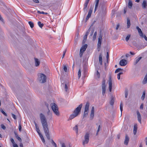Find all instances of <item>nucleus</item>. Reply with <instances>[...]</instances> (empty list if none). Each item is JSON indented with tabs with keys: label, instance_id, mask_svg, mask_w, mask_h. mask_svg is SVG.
Returning <instances> with one entry per match:
<instances>
[{
	"label": "nucleus",
	"instance_id": "f257e3e1",
	"mask_svg": "<svg viewBox=\"0 0 147 147\" xmlns=\"http://www.w3.org/2000/svg\"><path fill=\"white\" fill-rule=\"evenodd\" d=\"M40 117L45 135L47 139L49 140L50 139V136L46 118L45 115L42 113L40 114Z\"/></svg>",
	"mask_w": 147,
	"mask_h": 147
},
{
	"label": "nucleus",
	"instance_id": "f03ea898",
	"mask_svg": "<svg viewBox=\"0 0 147 147\" xmlns=\"http://www.w3.org/2000/svg\"><path fill=\"white\" fill-rule=\"evenodd\" d=\"M38 80L40 83H43L46 82L47 77L44 74L40 73L38 75Z\"/></svg>",
	"mask_w": 147,
	"mask_h": 147
},
{
	"label": "nucleus",
	"instance_id": "7ed1b4c3",
	"mask_svg": "<svg viewBox=\"0 0 147 147\" xmlns=\"http://www.w3.org/2000/svg\"><path fill=\"white\" fill-rule=\"evenodd\" d=\"M52 109L55 113L57 115H59V112L58 110V108L57 105L54 103L51 104Z\"/></svg>",
	"mask_w": 147,
	"mask_h": 147
},
{
	"label": "nucleus",
	"instance_id": "20e7f679",
	"mask_svg": "<svg viewBox=\"0 0 147 147\" xmlns=\"http://www.w3.org/2000/svg\"><path fill=\"white\" fill-rule=\"evenodd\" d=\"M89 140V134L88 133H86L84 136V139L82 141V144L83 146L87 144Z\"/></svg>",
	"mask_w": 147,
	"mask_h": 147
},
{
	"label": "nucleus",
	"instance_id": "39448f33",
	"mask_svg": "<svg viewBox=\"0 0 147 147\" xmlns=\"http://www.w3.org/2000/svg\"><path fill=\"white\" fill-rule=\"evenodd\" d=\"M89 105V102H87L85 107L83 117H86L88 115Z\"/></svg>",
	"mask_w": 147,
	"mask_h": 147
},
{
	"label": "nucleus",
	"instance_id": "423d86ee",
	"mask_svg": "<svg viewBox=\"0 0 147 147\" xmlns=\"http://www.w3.org/2000/svg\"><path fill=\"white\" fill-rule=\"evenodd\" d=\"M106 81L104 78H103L102 82V94L103 96H104L106 92Z\"/></svg>",
	"mask_w": 147,
	"mask_h": 147
},
{
	"label": "nucleus",
	"instance_id": "0eeeda50",
	"mask_svg": "<svg viewBox=\"0 0 147 147\" xmlns=\"http://www.w3.org/2000/svg\"><path fill=\"white\" fill-rule=\"evenodd\" d=\"M90 0H86L84 4L83 10L85 13V15L87 13V10L88 9V7L87 5Z\"/></svg>",
	"mask_w": 147,
	"mask_h": 147
},
{
	"label": "nucleus",
	"instance_id": "6e6552de",
	"mask_svg": "<svg viewBox=\"0 0 147 147\" xmlns=\"http://www.w3.org/2000/svg\"><path fill=\"white\" fill-rule=\"evenodd\" d=\"M82 106V104H80L79 105L78 107L74 111V113L75 114L77 115L79 114L80 112L81 108Z\"/></svg>",
	"mask_w": 147,
	"mask_h": 147
},
{
	"label": "nucleus",
	"instance_id": "1a4fd4ad",
	"mask_svg": "<svg viewBox=\"0 0 147 147\" xmlns=\"http://www.w3.org/2000/svg\"><path fill=\"white\" fill-rule=\"evenodd\" d=\"M108 82L109 85V91L111 92V91L112 87V82L111 76H110L109 77V79L108 81Z\"/></svg>",
	"mask_w": 147,
	"mask_h": 147
},
{
	"label": "nucleus",
	"instance_id": "9d476101",
	"mask_svg": "<svg viewBox=\"0 0 147 147\" xmlns=\"http://www.w3.org/2000/svg\"><path fill=\"white\" fill-rule=\"evenodd\" d=\"M94 107H92V108L91 113L90 115V119L91 120H92L94 117Z\"/></svg>",
	"mask_w": 147,
	"mask_h": 147
},
{
	"label": "nucleus",
	"instance_id": "9b49d317",
	"mask_svg": "<svg viewBox=\"0 0 147 147\" xmlns=\"http://www.w3.org/2000/svg\"><path fill=\"white\" fill-rule=\"evenodd\" d=\"M127 64V61L125 59H122L119 62V64L122 66H125Z\"/></svg>",
	"mask_w": 147,
	"mask_h": 147
},
{
	"label": "nucleus",
	"instance_id": "f8f14e48",
	"mask_svg": "<svg viewBox=\"0 0 147 147\" xmlns=\"http://www.w3.org/2000/svg\"><path fill=\"white\" fill-rule=\"evenodd\" d=\"M137 115L138 120L140 123H141V117L139 111H137Z\"/></svg>",
	"mask_w": 147,
	"mask_h": 147
},
{
	"label": "nucleus",
	"instance_id": "ddd939ff",
	"mask_svg": "<svg viewBox=\"0 0 147 147\" xmlns=\"http://www.w3.org/2000/svg\"><path fill=\"white\" fill-rule=\"evenodd\" d=\"M129 140V138L127 134L125 135V138L124 142V144L127 145Z\"/></svg>",
	"mask_w": 147,
	"mask_h": 147
},
{
	"label": "nucleus",
	"instance_id": "4468645a",
	"mask_svg": "<svg viewBox=\"0 0 147 147\" xmlns=\"http://www.w3.org/2000/svg\"><path fill=\"white\" fill-rule=\"evenodd\" d=\"M101 9L102 10V16H104L106 13V8L105 6H103L102 7Z\"/></svg>",
	"mask_w": 147,
	"mask_h": 147
},
{
	"label": "nucleus",
	"instance_id": "2eb2a0df",
	"mask_svg": "<svg viewBox=\"0 0 147 147\" xmlns=\"http://www.w3.org/2000/svg\"><path fill=\"white\" fill-rule=\"evenodd\" d=\"M138 129L137 125L136 124L134 125L133 129V133L134 135H135Z\"/></svg>",
	"mask_w": 147,
	"mask_h": 147
},
{
	"label": "nucleus",
	"instance_id": "dca6fc26",
	"mask_svg": "<svg viewBox=\"0 0 147 147\" xmlns=\"http://www.w3.org/2000/svg\"><path fill=\"white\" fill-rule=\"evenodd\" d=\"M99 0H95V2L96 3H95V8H94V13H95V11H96L97 8L98 7V5Z\"/></svg>",
	"mask_w": 147,
	"mask_h": 147
},
{
	"label": "nucleus",
	"instance_id": "f3484780",
	"mask_svg": "<svg viewBox=\"0 0 147 147\" xmlns=\"http://www.w3.org/2000/svg\"><path fill=\"white\" fill-rule=\"evenodd\" d=\"M102 40H98V51H100V47L101 45V44Z\"/></svg>",
	"mask_w": 147,
	"mask_h": 147
},
{
	"label": "nucleus",
	"instance_id": "a211bd4d",
	"mask_svg": "<svg viewBox=\"0 0 147 147\" xmlns=\"http://www.w3.org/2000/svg\"><path fill=\"white\" fill-rule=\"evenodd\" d=\"M142 84H145L147 83V74L145 75L144 78L142 82Z\"/></svg>",
	"mask_w": 147,
	"mask_h": 147
},
{
	"label": "nucleus",
	"instance_id": "6ab92c4d",
	"mask_svg": "<svg viewBox=\"0 0 147 147\" xmlns=\"http://www.w3.org/2000/svg\"><path fill=\"white\" fill-rule=\"evenodd\" d=\"M90 28H89L88 30L87 31L84 37V40H86L87 38V36L90 32Z\"/></svg>",
	"mask_w": 147,
	"mask_h": 147
},
{
	"label": "nucleus",
	"instance_id": "aec40b11",
	"mask_svg": "<svg viewBox=\"0 0 147 147\" xmlns=\"http://www.w3.org/2000/svg\"><path fill=\"white\" fill-rule=\"evenodd\" d=\"M136 29L138 31L140 36L141 35H143V33L141 29H140L138 26L136 27Z\"/></svg>",
	"mask_w": 147,
	"mask_h": 147
},
{
	"label": "nucleus",
	"instance_id": "412c9836",
	"mask_svg": "<svg viewBox=\"0 0 147 147\" xmlns=\"http://www.w3.org/2000/svg\"><path fill=\"white\" fill-rule=\"evenodd\" d=\"M142 58V57H138V58H135V60L134 62V65H136L138 62L140 61V60Z\"/></svg>",
	"mask_w": 147,
	"mask_h": 147
},
{
	"label": "nucleus",
	"instance_id": "4be33fe9",
	"mask_svg": "<svg viewBox=\"0 0 147 147\" xmlns=\"http://www.w3.org/2000/svg\"><path fill=\"white\" fill-rule=\"evenodd\" d=\"M34 124L35 125V126L36 127V131H37L38 133V132H40V130L39 129L37 125V123H36V122L35 121H34Z\"/></svg>",
	"mask_w": 147,
	"mask_h": 147
},
{
	"label": "nucleus",
	"instance_id": "5701e85b",
	"mask_svg": "<svg viewBox=\"0 0 147 147\" xmlns=\"http://www.w3.org/2000/svg\"><path fill=\"white\" fill-rule=\"evenodd\" d=\"M99 61L100 64L101 65L102 64V57L101 54H100L99 55Z\"/></svg>",
	"mask_w": 147,
	"mask_h": 147
},
{
	"label": "nucleus",
	"instance_id": "b1692460",
	"mask_svg": "<svg viewBox=\"0 0 147 147\" xmlns=\"http://www.w3.org/2000/svg\"><path fill=\"white\" fill-rule=\"evenodd\" d=\"M142 7L143 8H146L147 6V3L146 1H144L142 4Z\"/></svg>",
	"mask_w": 147,
	"mask_h": 147
},
{
	"label": "nucleus",
	"instance_id": "393cba45",
	"mask_svg": "<svg viewBox=\"0 0 147 147\" xmlns=\"http://www.w3.org/2000/svg\"><path fill=\"white\" fill-rule=\"evenodd\" d=\"M35 64L36 66H38L40 62L38 61V59L37 58H35Z\"/></svg>",
	"mask_w": 147,
	"mask_h": 147
},
{
	"label": "nucleus",
	"instance_id": "a878e982",
	"mask_svg": "<svg viewBox=\"0 0 147 147\" xmlns=\"http://www.w3.org/2000/svg\"><path fill=\"white\" fill-rule=\"evenodd\" d=\"M127 28H128L130 27L131 25V24L130 20L128 18H127Z\"/></svg>",
	"mask_w": 147,
	"mask_h": 147
},
{
	"label": "nucleus",
	"instance_id": "bb28decb",
	"mask_svg": "<svg viewBox=\"0 0 147 147\" xmlns=\"http://www.w3.org/2000/svg\"><path fill=\"white\" fill-rule=\"evenodd\" d=\"M132 3L130 0H129V2L128 3V7L130 8L131 9V8L132 6Z\"/></svg>",
	"mask_w": 147,
	"mask_h": 147
},
{
	"label": "nucleus",
	"instance_id": "cd10ccee",
	"mask_svg": "<svg viewBox=\"0 0 147 147\" xmlns=\"http://www.w3.org/2000/svg\"><path fill=\"white\" fill-rule=\"evenodd\" d=\"M77 116V115L73 113V114H72L70 115V116L69 117V119L70 120L71 119L74 118V117H76Z\"/></svg>",
	"mask_w": 147,
	"mask_h": 147
},
{
	"label": "nucleus",
	"instance_id": "c85d7f7f",
	"mask_svg": "<svg viewBox=\"0 0 147 147\" xmlns=\"http://www.w3.org/2000/svg\"><path fill=\"white\" fill-rule=\"evenodd\" d=\"M146 94V91H143V94L142 95V96L141 97V99L142 100H144V99L145 97V96Z\"/></svg>",
	"mask_w": 147,
	"mask_h": 147
},
{
	"label": "nucleus",
	"instance_id": "c756f323",
	"mask_svg": "<svg viewBox=\"0 0 147 147\" xmlns=\"http://www.w3.org/2000/svg\"><path fill=\"white\" fill-rule=\"evenodd\" d=\"M87 47V45L86 44L85 45H84L80 49H82L83 50V51H84L86 50Z\"/></svg>",
	"mask_w": 147,
	"mask_h": 147
},
{
	"label": "nucleus",
	"instance_id": "7c9ffc66",
	"mask_svg": "<svg viewBox=\"0 0 147 147\" xmlns=\"http://www.w3.org/2000/svg\"><path fill=\"white\" fill-rule=\"evenodd\" d=\"M114 102V99L112 97L110 102V104L111 105H113Z\"/></svg>",
	"mask_w": 147,
	"mask_h": 147
},
{
	"label": "nucleus",
	"instance_id": "2f4dec72",
	"mask_svg": "<svg viewBox=\"0 0 147 147\" xmlns=\"http://www.w3.org/2000/svg\"><path fill=\"white\" fill-rule=\"evenodd\" d=\"M73 130L76 131L77 134L78 133V127L77 125L75 126L73 128Z\"/></svg>",
	"mask_w": 147,
	"mask_h": 147
},
{
	"label": "nucleus",
	"instance_id": "473e14b6",
	"mask_svg": "<svg viewBox=\"0 0 147 147\" xmlns=\"http://www.w3.org/2000/svg\"><path fill=\"white\" fill-rule=\"evenodd\" d=\"M28 23H29V24L30 25L31 28H32L34 27V24L32 22L30 21L28 22Z\"/></svg>",
	"mask_w": 147,
	"mask_h": 147
},
{
	"label": "nucleus",
	"instance_id": "72a5a7b5",
	"mask_svg": "<svg viewBox=\"0 0 147 147\" xmlns=\"http://www.w3.org/2000/svg\"><path fill=\"white\" fill-rule=\"evenodd\" d=\"M97 33L96 32H94V34L93 35V40H94L96 39V35H97Z\"/></svg>",
	"mask_w": 147,
	"mask_h": 147
},
{
	"label": "nucleus",
	"instance_id": "f704fd0d",
	"mask_svg": "<svg viewBox=\"0 0 147 147\" xmlns=\"http://www.w3.org/2000/svg\"><path fill=\"white\" fill-rule=\"evenodd\" d=\"M78 78L79 79L81 77V71L80 69L79 70L78 72Z\"/></svg>",
	"mask_w": 147,
	"mask_h": 147
},
{
	"label": "nucleus",
	"instance_id": "c9c22d12",
	"mask_svg": "<svg viewBox=\"0 0 147 147\" xmlns=\"http://www.w3.org/2000/svg\"><path fill=\"white\" fill-rule=\"evenodd\" d=\"M38 25L41 28L43 26L44 24H43L41 23L40 22H38Z\"/></svg>",
	"mask_w": 147,
	"mask_h": 147
},
{
	"label": "nucleus",
	"instance_id": "e433bc0d",
	"mask_svg": "<svg viewBox=\"0 0 147 147\" xmlns=\"http://www.w3.org/2000/svg\"><path fill=\"white\" fill-rule=\"evenodd\" d=\"M37 13H38L43 14H45V15H47L48 14L47 13L44 12L43 11L41 12L39 11H37Z\"/></svg>",
	"mask_w": 147,
	"mask_h": 147
},
{
	"label": "nucleus",
	"instance_id": "4c0bfd02",
	"mask_svg": "<svg viewBox=\"0 0 147 147\" xmlns=\"http://www.w3.org/2000/svg\"><path fill=\"white\" fill-rule=\"evenodd\" d=\"M123 74V72H120L117 74V78L118 80H119L120 79V75Z\"/></svg>",
	"mask_w": 147,
	"mask_h": 147
},
{
	"label": "nucleus",
	"instance_id": "58836bf2",
	"mask_svg": "<svg viewBox=\"0 0 147 147\" xmlns=\"http://www.w3.org/2000/svg\"><path fill=\"white\" fill-rule=\"evenodd\" d=\"M130 36L131 35L130 34H128L127 35V36L125 38V40H126V41H127L129 40V38L130 37Z\"/></svg>",
	"mask_w": 147,
	"mask_h": 147
},
{
	"label": "nucleus",
	"instance_id": "ea45409f",
	"mask_svg": "<svg viewBox=\"0 0 147 147\" xmlns=\"http://www.w3.org/2000/svg\"><path fill=\"white\" fill-rule=\"evenodd\" d=\"M122 70H123V69H121V68H117L115 71V73H117V72H119L121 71H122Z\"/></svg>",
	"mask_w": 147,
	"mask_h": 147
},
{
	"label": "nucleus",
	"instance_id": "a19ab883",
	"mask_svg": "<svg viewBox=\"0 0 147 147\" xmlns=\"http://www.w3.org/2000/svg\"><path fill=\"white\" fill-rule=\"evenodd\" d=\"M142 38H144L146 41H147V37L145 35L143 34V35L140 36Z\"/></svg>",
	"mask_w": 147,
	"mask_h": 147
},
{
	"label": "nucleus",
	"instance_id": "79ce46f5",
	"mask_svg": "<svg viewBox=\"0 0 147 147\" xmlns=\"http://www.w3.org/2000/svg\"><path fill=\"white\" fill-rule=\"evenodd\" d=\"M128 94V91L125 90V98H127Z\"/></svg>",
	"mask_w": 147,
	"mask_h": 147
},
{
	"label": "nucleus",
	"instance_id": "37998d69",
	"mask_svg": "<svg viewBox=\"0 0 147 147\" xmlns=\"http://www.w3.org/2000/svg\"><path fill=\"white\" fill-rule=\"evenodd\" d=\"M1 111L5 116H7V114L2 109L1 110Z\"/></svg>",
	"mask_w": 147,
	"mask_h": 147
},
{
	"label": "nucleus",
	"instance_id": "c03bdc74",
	"mask_svg": "<svg viewBox=\"0 0 147 147\" xmlns=\"http://www.w3.org/2000/svg\"><path fill=\"white\" fill-rule=\"evenodd\" d=\"M96 75L97 76V77L98 78H100V74L98 72V71H97Z\"/></svg>",
	"mask_w": 147,
	"mask_h": 147
},
{
	"label": "nucleus",
	"instance_id": "a18cd8bd",
	"mask_svg": "<svg viewBox=\"0 0 147 147\" xmlns=\"http://www.w3.org/2000/svg\"><path fill=\"white\" fill-rule=\"evenodd\" d=\"M63 70L65 72H67V67L65 65L63 66Z\"/></svg>",
	"mask_w": 147,
	"mask_h": 147
},
{
	"label": "nucleus",
	"instance_id": "49530a36",
	"mask_svg": "<svg viewBox=\"0 0 147 147\" xmlns=\"http://www.w3.org/2000/svg\"><path fill=\"white\" fill-rule=\"evenodd\" d=\"M92 9L90 8L89 10V11L88 14H89V15H91L92 12Z\"/></svg>",
	"mask_w": 147,
	"mask_h": 147
},
{
	"label": "nucleus",
	"instance_id": "de8ad7c7",
	"mask_svg": "<svg viewBox=\"0 0 147 147\" xmlns=\"http://www.w3.org/2000/svg\"><path fill=\"white\" fill-rule=\"evenodd\" d=\"M83 53L82 52V49H80V57L82 56Z\"/></svg>",
	"mask_w": 147,
	"mask_h": 147
},
{
	"label": "nucleus",
	"instance_id": "09e8293b",
	"mask_svg": "<svg viewBox=\"0 0 147 147\" xmlns=\"http://www.w3.org/2000/svg\"><path fill=\"white\" fill-rule=\"evenodd\" d=\"M19 129L20 131H21V129H22V127H21V125L20 123L19 124Z\"/></svg>",
	"mask_w": 147,
	"mask_h": 147
},
{
	"label": "nucleus",
	"instance_id": "8fccbe9b",
	"mask_svg": "<svg viewBox=\"0 0 147 147\" xmlns=\"http://www.w3.org/2000/svg\"><path fill=\"white\" fill-rule=\"evenodd\" d=\"M94 31V29H92L91 30V32L90 33V36H92V35L93 34V33Z\"/></svg>",
	"mask_w": 147,
	"mask_h": 147
},
{
	"label": "nucleus",
	"instance_id": "3c124183",
	"mask_svg": "<svg viewBox=\"0 0 147 147\" xmlns=\"http://www.w3.org/2000/svg\"><path fill=\"white\" fill-rule=\"evenodd\" d=\"M52 143L53 144V145L55 147H57V146L56 144L55 143V142L53 140H52Z\"/></svg>",
	"mask_w": 147,
	"mask_h": 147
},
{
	"label": "nucleus",
	"instance_id": "603ef678",
	"mask_svg": "<svg viewBox=\"0 0 147 147\" xmlns=\"http://www.w3.org/2000/svg\"><path fill=\"white\" fill-rule=\"evenodd\" d=\"M66 51V50H65L64 51H63V56L62 57V59H63L64 58V57L65 55Z\"/></svg>",
	"mask_w": 147,
	"mask_h": 147
},
{
	"label": "nucleus",
	"instance_id": "864d4df0",
	"mask_svg": "<svg viewBox=\"0 0 147 147\" xmlns=\"http://www.w3.org/2000/svg\"><path fill=\"white\" fill-rule=\"evenodd\" d=\"M1 128L5 130L6 129V127L3 124H1Z\"/></svg>",
	"mask_w": 147,
	"mask_h": 147
},
{
	"label": "nucleus",
	"instance_id": "5fc2aeb1",
	"mask_svg": "<svg viewBox=\"0 0 147 147\" xmlns=\"http://www.w3.org/2000/svg\"><path fill=\"white\" fill-rule=\"evenodd\" d=\"M109 57V53L108 52H107V53L106 58H107V61H108Z\"/></svg>",
	"mask_w": 147,
	"mask_h": 147
},
{
	"label": "nucleus",
	"instance_id": "6e6d98bb",
	"mask_svg": "<svg viewBox=\"0 0 147 147\" xmlns=\"http://www.w3.org/2000/svg\"><path fill=\"white\" fill-rule=\"evenodd\" d=\"M143 107H144V104L143 103H142L140 107V109H143Z\"/></svg>",
	"mask_w": 147,
	"mask_h": 147
},
{
	"label": "nucleus",
	"instance_id": "4d7b16f0",
	"mask_svg": "<svg viewBox=\"0 0 147 147\" xmlns=\"http://www.w3.org/2000/svg\"><path fill=\"white\" fill-rule=\"evenodd\" d=\"M12 116L13 118L15 119H16V115L13 114H12Z\"/></svg>",
	"mask_w": 147,
	"mask_h": 147
},
{
	"label": "nucleus",
	"instance_id": "13d9d810",
	"mask_svg": "<svg viewBox=\"0 0 147 147\" xmlns=\"http://www.w3.org/2000/svg\"><path fill=\"white\" fill-rule=\"evenodd\" d=\"M10 140H11V143L13 144L15 143L14 140L12 138H11Z\"/></svg>",
	"mask_w": 147,
	"mask_h": 147
},
{
	"label": "nucleus",
	"instance_id": "bf43d9fd",
	"mask_svg": "<svg viewBox=\"0 0 147 147\" xmlns=\"http://www.w3.org/2000/svg\"><path fill=\"white\" fill-rule=\"evenodd\" d=\"M65 91L66 92H67V90L68 87H67V86L66 84H65Z\"/></svg>",
	"mask_w": 147,
	"mask_h": 147
},
{
	"label": "nucleus",
	"instance_id": "052dcab7",
	"mask_svg": "<svg viewBox=\"0 0 147 147\" xmlns=\"http://www.w3.org/2000/svg\"><path fill=\"white\" fill-rule=\"evenodd\" d=\"M41 139L42 140V142L44 143H45V141L44 137H42L41 138Z\"/></svg>",
	"mask_w": 147,
	"mask_h": 147
},
{
	"label": "nucleus",
	"instance_id": "680f3d73",
	"mask_svg": "<svg viewBox=\"0 0 147 147\" xmlns=\"http://www.w3.org/2000/svg\"><path fill=\"white\" fill-rule=\"evenodd\" d=\"M17 139L20 142H21L22 141L21 139L19 137H18L17 138Z\"/></svg>",
	"mask_w": 147,
	"mask_h": 147
},
{
	"label": "nucleus",
	"instance_id": "e2e57ef3",
	"mask_svg": "<svg viewBox=\"0 0 147 147\" xmlns=\"http://www.w3.org/2000/svg\"><path fill=\"white\" fill-rule=\"evenodd\" d=\"M38 135H39L40 137V138L42 137H43V136L42 135V134L41 133H40V132H38Z\"/></svg>",
	"mask_w": 147,
	"mask_h": 147
},
{
	"label": "nucleus",
	"instance_id": "0e129e2a",
	"mask_svg": "<svg viewBox=\"0 0 147 147\" xmlns=\"http://www.w3.org/2000/svg\"><path fill=\"white\" fill-rule=\"evenodd\" d=\"M102 36L101 35H100L99 36V37L98 38V40H99V39L100 40H102Z\"/></svg>",
	"mask_w": 147,
	"mask_h": 147
},
{
	"label": "nucleus",
	"instance_id": "69168bd1",
	"mask_svg": "<svg viewBox=\"0 0 147 147\" xmlns=\"http://www.w3.org/2000/svg\"><path fill=\"white\" fill-rule=\"evenodd\" d=\"M34 2L35 3H39V2L38 0H33Z\"/></svg>",
	"mask_w": 147,
	"mask_h": 147
},
{
	"label": "nucleus",
	"instance_id": "338daca9",
	"mask_svg": "<svg viewBox=\"0 0 147 147\" xmlns=\"http://www.w3.org/2000/svg\"><path fill=\"white\" fill-rule=\"evenodd\" d=\"M100 128V125H99L98 127V129L97 131V133H98V132L99 131Z\"/></svg>",
	"mask_w": 147,
	"mask_h": 147
},
{
	"label": "nucleus",
	"instance_id": "774afa93",
	"mask_svg": "<svg viewBox=\"0 0 147 147\" xmlns=\"http://www.w3.org/2000/svg\"><path fill=\"white\" fill-rule=\"evenodd\" d=\"M13 147H18V145L15 143L13 144Z\"/></svg>",
	"mask_w": 147,
	"mask_h": 147
}]
</instances>
